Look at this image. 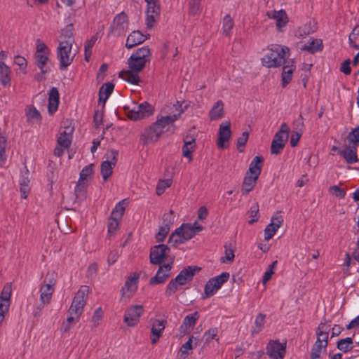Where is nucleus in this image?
<instances>
[{
    "instance_id": "1",
    "label": "nucleus",
    "mask_w": 359,
    "mask_h": 359,
    "mask_svg": "<svg viewBox=\"0 0 359 359\" xmlns=\"http://www.w3.org/2000/svg\"><path fill=\"white\" fill-rule=\"evenodd\" d=\"M178 114L168 115L161 118L146 128L140 136V142L143 144L154 143L158 141L161 135L165 131L172 128L171 133L174 132V122L178 118Z\"/></svg>"
},
{
    "instance_id": "2",
    "label": "nucleus",
    "mask_w": 359,
    "mask_h": 359,
    "mask_svg": "<svg viewBox=\"0 0 359 359\" xmlns=\"http://www.w3.org/2000/svg\"><path fill=\"white\" fill-rule=\"evenodd\" d=\"M290 56V48L281 45H272L269 52L262 59L263 66L267 68H276L287 62Z\"/></svg>"
},
{
    "instance_id": "3",
    "label": "nucleus",
    "mask_w": 359,
    "mask_h": 359,
    "mask_svg": "<svg viewBox=\"0 0 359 359\" xmlns=\"http://www.w3.org/2000/svg\"><path fill=\"white\" fill-rule=\"evenodd\" d=\"M151 58V53L148 46L140 48L134 52L128 60L130 69L141 72Z\"/></svg>"
},
{
    "instance_id": "4",
    "label": "nucleus",
    "mask_w": 359,
    "mask_h": 359,
    "mask_svg": "<svg viewBox=\"0 0 359 359\" xmlns=\"http://www.w3.org/2000/svg\"><path fill=\"white\" fill-rule=\"evenodd\" d=\"M89 292V287L87 285H82L76 295L74 296L72 303L68 310L69 315L76 316V319L79 318V316L83 311L84 306L86 305V299Z\"/></svg>"
},
{
    "instance_id": "5",
    "label": "nucleus",
    "mask_w": 359,
    "mask_h": 359,
    "mask_svg": "<svg viewBox=\"0 0 359 359\" xmlns=\"http://www.w3.org/2000/svg\"><path fill=\"white\" fill-rule=\"evenodd\" d=\"M290 130L285 123H283L280 129L275 134L271 145V153L279 154L285 147L289 137Z\"/></svg>"
},
{
    "instance_id": "6",
    "label": "nucleus",
    "mask_w": 359,
    "mask_h": 359,
    "mask_svg": "<svg viewBox=\"0 0 359 359\" xmlns=\"http://www.w3.org/2000/svg\"><path fill=\"white\" fill-rule=\"evenodd\" d=\"M229 278V273L228 272H223L219 276L210 278L205 285L202 299H205L213 296L222 285L227 282Z\"/></svg>"
},
{
    "instance_id": "7",
    "label": "nucleus",
    "mask_w": 359,
    "mask_h": 359,
    "mask_svg": "<svg viewBox=\"0 0 359 359\" xmlns=\"http://www.w3.org/2000/svg\"><path fill=\"white\" fill-rule=\"evenodd\" d=\"M125 109H128V117L133 121H137L149 117L152 115L154 111V107L147 102L138 105L134 104L131 109H130L129 107H126Z\"/></svg>"
},
{
    "instance_id": "8",
    "label": "nucleus",
    "mask_w": 359,
    "mask_h": 359,
    "mask_svg": "<svg viewBox=\"0 0 359 359\" xmlns=\"http://www.w3.org/2000/svg\"><path fill=\"white\" fill-rule=\"evenodd\" d=\"M147 3L146 25L150 29L158 20L161 13V5L158 0H144Z\"/></svg>"
},
{
    "instance_id": "9",
    "label": "nucleus",
    "mask_w": 359,
    "mask_h": 359,
    "mask_svg": "<svg viewBox=\"0 0 359 359\" xmlns=\"http://www.w3.org/2000/svg\"><path fill=\"white\" fill-rule=\"evenodd\" d=\"M72 44H68L67 42H60L57 49V57L60 61V69L65 70L69 67L72 61L74 56L70 57L72 50Z\"/></svg>"
},
{
    "instance_id": "10",
    "label": "nucleus",
    "mask_w": 359,
    "mask_h": 359,
    "mask_svg": "<svg viewBox=\"0 0 359 359\" xmlns=\"http://www.w3.org/2000/svg\"><path fill=\"white\" fill-rule=\"evenodd\" d=\"M128 28V18L124 12L117 14L110 26L109 34L121 36Z\"/></svg>"
},
{
    "instance_id": "11",
    "label": "nucleus",
    "mask_w": 359,
    "mask_h": 359,
    "mask_svg": "<svg viewBox=\"0 0 359 359\" xmlns=\"http://www.w3.org/2000/svg\"><path fill=\"white\" fill-rule=\"evenodd\" d=\"M170 248L165 244H159L153 246L150 250L149 261L150 263L155 265L163 264L165 258L170 253Z\"/></svg>"
},
{
    "instance_id": "12",
    "label": "nucleus",
    "mask_w": 359,
    "mask_h": 359,
    "mask_svg": "<svg viewBox=\"0 0 359 359\" xmlns=\"http://www.w3.org/2000/svg\"><path fill=\"white\" fill-rule=\"evenodd\" d=\"M173 260L159 266L156 275L149 280L151 285L164 283L170 276Z\"/></svg>"
},
{
    "instance_id": "13",
    "label": "nucleus",
    "mask_w": 359,
    "mask_h": 359,
    "mask_svg": "<svg viewBox=\"0 0 359 359\" xmlns=\"http://www.w3.org/2000/svg\"><path fill=\"white\" fill-rule=\"evenodd\" d=\"M11 285H6L0 295V325L4 320L5 315L8 313L11 304Z\"/></svg>"
},
{
    "instance_id": "14",
    "label": "nucleus",
    "mask_w": 359,
    "mask_h": 359,
    "mask_svg": "<svg viewBox=\"0 0 359 359\" xmlns=\"http://www.w3.org/2000/svg\"><path fill=\"white\" fill-rule=\"evenodd\" d=\"M143 312L144 308L142 305H134L129 307L125 312L124 322L130 327L136 325Z\"/></svg>"
},
{
    "instance_id": "15",
    "label": "nucleus",
    "mask_w": 359,
    "mask_h": 359,
    "mask_svg": "<svg viewBox=\"0 0 359 359\" xmlns=\"http://www.w3.org/2000/svg\"><path fill=\"white\" fill-rule=\"evenodd\" d=\"M266 354L271 359H283L285 354V345L278 340H271L266 346Z\"/></svg>"
},
{
    "instance_id": "16",
    "label": "nucleus",
    "mask_w": 359,
    "mask_h": 359,
    "mask_svg": "<svg viewBox=\"0 0 359 359\" xmlns=\"http://www.w3.org/2000/svg\"><path fill=\"white\" fill-rule=\"evenodd\" d=\"M201 268L197 266H188L184 267L175 277V280L179 281L182 285L192 280L194 276L201 271Z\"/></svg>"
},
{
    "instance_id": "17",
    "label": "nucleus",
    "mask_w": 359,
    "mask_h": 359,
    "mask_svg": "<svg viewBox=\"0 0 359 359\" xmlns=\"http://www.w3.org/2000/svg\"><path fill=\"white\" fill-rule=\"evenodd\" d=\"M231 135V123L230 121H225L219 126L218 139H217V147L220 149L227 147L224 144L225 142H229Z\"/></svg>"
},
{
    "instance_id": "18",
    "label": "nucleus",
    "mask_w": 359,
    "mask_h": 359,
    "mask_svg": "<svg viewBox=\"0 0 359 359\" xmlns=\"http://www.w3.org/2000/svg\"><path fill=\"white\" fill-rule=\"evenodd\" d=\"M269 18L276 20L277 29L280 31L288 22V17L286 12L281 9L280 11H271L267 12Z\"/></svg>"
},
{
    "instance_id": "19",
    "label": "nucleus",
    "mask_w": 359,
    "mask_h": 359,
    "mask_svg": "<svg viewBox=\"0 0 359 359\" xmlns=\"http://www.w3.org/2000/svg\"><path fill=\"white\" fill-rule=\"evenodd\" d=\"M282 72V86L285 88L292 80V74L295 69L293 60H287L286 63L283 64Z\"/></svg>"
},
{
    "instance_id": "20",
    "label": "nucleus",
    "mask_w": 359,
    "mask_h": 359,
    "mask_svg": "<svg viewBox=\"0 0 359 359\" xmlns=\"http://www.w3.org/2000/svg\"><path fill=\"white\" fill-rule=\"evenodd\" d=\"M147 39V36H144L140 31H133L128 36L126 40V46L130 49L135 46H137Z\"/></svg>"
},
{
    "instance_id": "21",
    "label": "nucleus",
    "mask_w": 359,
    "mask_h": 359,
    "mask_svg": "<svg viewBox=\"0 0 359 359\" xmlns=\"http://www.w3.org/2000/svg\"><path fill=\"white\" fill-rule=\"evenodd\" d=\"M338 154L343 157L348 163L352 164L358 161L355 145L353 147L346 146L345 149L339 150Z\"/></svg>"
},
{
    "instance_id": "22",
    "label": "nucleus",
    "mask_w": 359,
    "mask_h": 359,
    "mask_svg": "<svg viewBox=\"0 0 359 359\" xmlns=\"http://www.w3.org/2000/svg\"><path fill=\"white\" fill-rule=\"evenodd\" d=\"M263 162L264 158L262 156H256L250 162L246 174L259 177L262 172Z\"/></svg>"
},
{
    "instance_id": "23",
    "label": "nucleus",
    "mask_w": 359,
    "mask_h": 359,
    "mask_svg": "<svg viewBox=\"0 0 359 359\" xmlns=\"http://www.w3.org/2000/svg\"><path fill=\"white\" fill-rule=\"evenodd\" d=\"M302 51H308L311 54L321 52L323 49V41L320 39H311L308 43L302 45L299 48Z\"/></svg>"
},
{
    "instance_id": "24",
    "label": "nucleus",
    "mask_w": 359,
    "mask_h": 359,
    "mask_svg": "<svg viewBox=\"0 0 359 359\" xmlns=\"http://www.w3.org/2000/svg\"><path fill=\"white\" fill-rule=\"evenodd\" d=\"M48 95V112L53 114L57 111L59 104V92L57 88H51Z\"/></svg>"
},
{
    "instance_id": "25",
    "label": "nucleus",
    "mask_w": 359,
    "mask_h": 359,
    "mask_svg": "<svg viewBox=\"0 0 359 359\" xmlns=\"http://www.w3.org/2000/svg\"><path fill=\"white\" fill-rule=\"evenodd\" d=\"M258 178L259 177H257L256 176L245 174L241 187V192L243 195H248L254 189L257 184Z\"/></svg>"
},
{
    "instance_id": "26",
    "label": "nucleus",
    "mask_w": 359,
    "mask_h": 359,
    "mask_svg": "<svg viewBox=\"0 0 359 359\" xmlns=\"http://www.w3.org/2000/svg\"><path fill=\"white\" fill-rule=\"evenodd\" d=\"M137 71L132 70L131 69L128 70H122L119 72V77L126 81L134 84L138 85L140 82H141V79L138 76Z\"/></svg>"
},
{
    "instance_id": "27",
    "label": "nucleus",
    "mask_w": 359,
    "mask_h": 359,
    "mask_svg": "<svg viewBox=\"0 0 359 359\" xmlns=\"http://www.w3.org/2000/svg\"><path fill=\"white\" fill-rule=\"evenodd\" d=\"M196 147L195 139L187 135L184 138V145L182 147V154L183 156L189 158V161H192L191 154L194 151Z\"/></svg>"
},
{
    "instance_id": "28",
    "label": "nucleus",
    "mask_w": 359,
    "mask_h": 359,
    "mask_svg": "<svg viewBox=\"0 0 359 359\" xmlns=\"http://www.w3.org/2000/svg\"><path fill=\"white\" fill-rule=\"evenodd\" d=\"M49 55L35 54V65L40 69L42 74H47L50 71L48 65L50 62Z\"/></svg>"
},
{
    "instance_id": "29",
    "label": "nucleus",
    "mask_w": 359,
    "mask_h": 359,
    "mask_svg": "<svg viewBox=\"0 0 359 359\" xmlns=\"http://www.w3.org/2000/svg\"><path fill=\"white\" fill-rule=\"evenodd\" d=\"M114 88V85L111 82L104 83L99 89V100L102 102L103 107L105 102L112 93Z\"/></svg>"
},
{
    "instance_id": "30",
    "label": "nucleus",
    "mask_w": 359,
    "mask_h": 359,
    "mask_svg": "<svg viewBox=\"0 0 359 359\" xmlns=\"http://www.w3.org/2000/svg\"><path fill=\"white\" fill-rule=\"evenodd\" d=\"M316 30L315 25L311 22L304 24L294 31V36L297 39L304 38L305 36L313 33Z\"/></svg>"
},
{
    "instance_id": "31",
    "label": "nucleus",
    "mask_w": 359,
    "mask_h": 359,
    "mask_svg": "<svg viewBox=\"0 0 359 359\" xmlns=\"http://www.w3.org/2000/svg\"><path fill=\"white\" fill-rule=\"evenodd\" d=\"M209 116L211 121L218 120L224 116V104L222 100L215 102L209 112Z\"/></svg>"
},
{
    "instance_id": "32",
    "label": "nucleus",
    "mask_w": 359,
    "mask_h": 359,
    "mask_svg": "<svg viewBox=\"0 0 359 359\" xmlns=\"http://www.w3.org/2000/svg\"><path fill=\"white\" fill-rule=\"evenodd\" d=\"M74 25L73 24L67 25L65 28L61 30V40L60 42H67L68 44H73L74 42Z\"/></svg>"
},
{
    "instance_id": "33",
    "label": "nucleus",
    "mask_w": 359,
    "mask_h": 359,
    "mask_svg": "<svg viewBox=\"0 0 359 359\" xmlns=\"http://www.w3.org/2000/svg\"><path fill=\"white\" fill-rule=\"evenodd\" d=\"M138 279L139 275L137 273H134L133 276L128 277L121 290L123 294H125L126 290L130 292H134L136 291L137 288Z\"/></svg>"
},
{
    "instance_id": "34",
    "label": "nucleus",
    "mask_w": 359,
    "mask_h": 359,
    "mask_svg": "<svg viewBox=\"0 0 359 359\" xmlns=\"http://www.w3.org/2000/svg\"><path fill=\"white\" fill-rule=\"evenodd\" d=\"M40 300L41 303L43 305L50 304L53 293L54 292V287L43 285L40 288Z\"/></svg>"
},
{
    "instance_id": "35",
    "label": "nucleus",
    "mask_w": 359,
    "mask_h": 359,
    "mask_svg": "<svg viewBox=\"0 0 359 359\" xmlns=\"http://www.w3.org/2000/svg\"><path fill=\"white\" fill-rule=\"evenodd\" d=\"M74 128H69V131H64L60 133V135L57 138V144L61 147L65 149L68 148L72 142V133L73 132Z\"/></svg>"
},
{
    "instance_id": "36",
    "label": "nucleus",
    "mask_w": 359,
    "mask_h": 359,
    "mask_svg": "<svg viewBox=\"0 0 359 359\" xmlns=\"http://www.w3.org/2000/svg\"><path fill=\"white\" fill-rule=\"evenodd\" d=\"M182 230H183L182 228H177L170 234L168 239V243H170L172 247L177 248L179 245L185 243L182 239L181 234Z\"/></svg>"
},
{
    "instance_id": "37",
    "label": "nucleus",
    "mask_w": 359,
    "mask_h": 359,
    "mask_svg": "<svg viewBox=\"0 0 359 359\" xmlns=\"http://www.w3.org/2000/svg\"><path fill=\"white\" fill-rule=\"evenodd\" d=\"M266 315L259 313L255 318V326L251 329V335L252 337L259 334L265 324Z\"/></svg>"
},
{
    "instance_id": "38",
    "label": "nucleus",
    "mask_w": 359,
    "mask_h": 359,
    "mask_svg": "<svg viewBox=\"0 0 359 359\" xmlns=\"http://www.w3.org/2000/svg\"><path fill=\"white\" fill-rule=\"evenodd\" d=\"M199 318V313L198 311H195L191 315L187 316L183 320L182 325L180 326V330H186L187 327H194L196 323V321Z\"/></svg>"
},
{
    "instance_id": "39",
    "label": "nucleus",
    "mask_w": 359,
    "mask_h": 359,
    "mask_svg": "<svg viewBox=\"0 0 359 359\" xmlns=\"http://www.w3.org/2000/svg\"><path fill=\"white\" fill-rule=\"evenodd\" d=\"M11 71L6 65H0V82L4 86H6L11 83Z\"/></svg>"
},
{
    "instance_id": "40",
    "label": "nucleus",
    "mask_w": 359,
    "mask_h": 359,
    "mask_svg": "<svg viewBox=\"0 0 359 359\" xmlns=\"http://www.w3.org/2000/svg\"><path fill=\"white\" fill-rule=\"evenodd\" d=\"M114 166L115 165H114V164L111 163L109 160L104 161L102 163L100 172L104 181H107L108 178L111 175Z\"/></svg>"
},
{
    "instance_id": "41",
    "label": "nucleus",
    "mask_w": 359,
    "mask_h": 359,
    "mask_svg": "<svg viewBox=\"0 0 359 359\" xmlns=\"http://www.w3.org/2000/svg\"><path fill=\"white\" fill-rule=\"evenodd\" d=\"M348 42L352 48L359 50V25H355L349 34Z\"/></svg>"
},
{
    "instance_id": "42",
    "label": "nucleus",
    "mask_w": 359,
    "mask_h": 359,
    "mask_svg": "<svg viewBox=\"0 0 359 359\" xmlns=\"http://www.w3.org/2000/svg\"><path fill=\"white\" fill-rule=\"evenodd\" d=\"M126 205H127L126 199L118 202L113 209L110 217H115L121 220L126 209Z\"/></svg>"
},
{
    "instance_id": "43",
    "label": "nucleus",
    "mask_w": 359,
    "mask_h": 359,
    "mask_svg": "<svg viewBox=\"0 0 359 359\" xmlns=\"http://www.w3.org/2000/svg\"><path fill=\"white\" fill-rule=\"evenodd\" d=\"M352 344L353 339L351 337H346L337 341V348L344 353H347L353 349Z\"/></svg>"
},
{
    "instance_id": "44",
    "label": "nucleus",
    "mask_w": 359,
    "mask_h": 359,
    "mask_svg": "<svg viewBox=\"0 0 359 359\" xmlns=\"http://www.w3.org/2000/svg\"><path fill=\"white\" fill-rule=\"evenodd\" d=\"M179 228L183 229L181 231V234L184 242L191 239L196 235L194 231L191 228V224H183Z\"/></svg>"
},
{
    "instance_id": "45",
    "label": "nucleus",
    "mask_w": 359,
    "mask_h": 359,
    "mask_svg": "<svg viewBox=\"0 0 359 359\" xmlns=\"http://www.w3.org/2000/svg\"><path fill=\"white\" fill-rule=\"evenodd\" d=\"M182 285L179 283V281L175 280V278L172 279L166 286L165 294L167 297H170L174 294L178 290L179 286H182Z\"/></svg>"
},
{
    "instance_id": "46",
    "label": "nucleus",
    "mask_w": 359,
    "mask_h": 359,
    "mask_svg": "<svg viewBox=\"0 0 359 359\" xmlns=\"http://www.w3.org/2000/svg\"><path fill=\"white\" fill-rule=\"evenodd\" d=\"M166 320H155L152 325L151 330V334H160L162 335L163 331L165 329Z\"/></svg>"
},
{
    "instance_id": "47",
    "label": "nucleus",
    "mask_w": 359,
    "mask_h": 359,
    "mask_svg": "<svg viewBox=\"0 0 359 359\" xmlns=\"http://www.w3.org/2000/svg\"><path fill=\"white\" fill-rule=\"evenodd\" d=\"M27 118L28 121L32 122H40L41 120V116L36 108L32 107L29 109L27 111Z\"/></svg>"
},
{
    "instance_id": "48",
    "label": "nucleus",
    "mask_w": 359,
    "mask_h": 359,
    "mask_svg": "<svg viewBox=\"0 0 359 359\" xmlns=\"http://www.w3.org/2000/svg\"><path fill=\"white\" fill-rule=\"evenodd\" d=\"M234 23L233 20L229 15H226L223 19V32L225 35L228 36L230 33V31L233 27Z\"/></svg>"
},
{
    "instance_id": "49",
    "label": "nucleus",
    "mask_w": 359,
    "mask_h": 359,
    "mask_svg": "<svg viewBox=\"0 0 359 359\" xmlns=\"http://www.w3.org/2000/svg\"><path fill=\"white\" fill-rule=\"evenodd\" d=\"M201 0H189V13L192 15L198 14L201 11Z\"/></svg>"
},
{
    "instance_id": "50",
    "label": "nucleus",
    "mask_w": 359,
    "mask_h": 359,
    "mask_svg": "<svg viewBox=\"0 0 359 359\" xmlns=\"http://www.w3.org/2000/svg\"><path fill=\"white\" fill-rule=\"evenodd\" d=\"M120 219L110 217L108 222V235L111 236L114 234L119 225Z\"/></svg>"
},
{
    "instance_id": "51",
    "label": "nucleus",
    "mask_w": 359,
    "mask_h": 359,
    "mask_svg": "<svg viewBox=\"0 0 359 359\" xmlns=\"http://www.w3.org/2000/svg\"><path fill=\"white\" fill-rule=\"evenodd\" d=\"M93 163L85 166L80 172L79 180L80 181H85L88 177L91 176L93 173Z\"/></svg>"
},
{
    "instance_id": "52",
    "label": "nucleus",
    "mask_w": 359,
    "mask_h": 359,
    "mask_svg": "<svg viewBox=\"0 0 359 359\" xmlns=\"http://www.w3.org/2000/svg\"><path fill=\"white\" fill-rule=\"evenodd\" d=\"M86 191V186L84 181L79 180L78 183L75 187V194L77 198H85Z\"/></svg>"
},
{
    "instance_id": "53",
    "label": "nucleus",
    "mask_w": 359,
    "mask_h": 359,
    "mask_svg": "<svg viewBox=\"0 0 359 359\" xmlns=\"http://www.w3.org/2000/svg\"><path fill=\"white\" fill-rule=\"evenodd\" d=\"M56 276L57 274L55 271H48L43 280V285L54 287L56 283Z\"/></svg>"
},
{
    "instance_id": "54",
    "label": "nucleus",
    "mask_w": 359,
    "mask_h": 359,
    "mask_svg": "<svg viewBox=\"0 0 359 359\" xmlns=\"http://www.w3.org/2000/svg\"><path fill=\"white\" fill-rule=\"evenodd\" d=\"M175 220V215L172 210H170L169 212L165 213L163 215V226L169 227L170 229Z\"/></svg>"
},
{
    "instance_id": "55",
    "label": "nucleus",
    "mask_w": 359,
    "mask_h": 359,
    "mask_svg": "<svg viewBox=\"0 0 359 359\" xmlns=\"http://www.w3.org/2000/svg\"><path fill=\"white\" fill-rule=\"evenodd\" d=\"M171 183V180L169 179L160 180L156 187V194L158 196L161 195L166 188L170 187Z\"/></svg>"
},
{
    "instance_id": "56",
    "label": "nucleus",
    "mask_w": 359,
    "mask_h": 359,
    "mask_svg": "<svg viewBox=\"0 0 359 359\" xmlns=\"http://www.w3.org/2000/svg\"><path fill=\"white\" fill-rule=\"evenodd\" d=\"M170 229H169V227H166L163 225L161 226L159 228L158 232L156 234V236H155L157 242H158V243L163 242L164 241V239L165 238L166 236L168 235V233H169Z\"/></svg>"
},
{
    "instance_id": "57",
    "label": "nucleus",
    "mask_w": 359,
    "mask_h": 359,
    "mask_svg": "<svg viewBox=\"0 0 359 359\" xmlns=\"http://www.w3.org/2000/svg\"><path fill=\"white\" fill-rule=\"evenodd\" d=\"M347 138L350 142L353 143L355 146L359 143V126L349 133Z\"/></svg>"
},
{
    "instance_id": "58",
    "label": "nucleus",
    "mask_w": 359,
    "mask_h": 359,
    "mask_svg": "<svg viewBox=\"0 0 359 359\" xmlns=\"http://www.w3.org/2000/svg\"><path fill=\"white\" fill-rule=\"evenodd\" d=\"M278 229L275 227L272 224L267 225L264 229V239L266 241L270 240L274 236Z\"/></svg>"
},
{
    "instance_id": "59",
    "label": "nucleus",
    "mask_w": 359,
    "mask_h": 359,
    "mask_svg": "<svg viewBox=\"0 0 359 359\" xmlns=\"http://www.w3.org/2000/svg\"><path fill=\"white\" fill-rule=\"evenodd\" d=\"M35 54H50L49 48L40 39L36 40V52Z\"/></svg>"
},
{
    "instance_id": "60",
    "label": "nucleus",
    "mask_w": 359,
    "mask_h": 359,
    "mask_svg": "<svg viewBox=\"0 0 359 359\" xmlns=\"http://www.w3.org/2000/svg\"><path fill=\"white\" fill-rule=\"evenodd\" d=\"M330 191L339 198H344L346 196V191L337 185L330 187Z\"/></svg>"
},
{
    "instance_id": "61",
    "label": "nucleus",
    "mask_w": 359,
    "mask_h": 359,
    "mask_svg": "<svg viewBox=\"0 0 359 359\" xmlns=\"http://www.w3.org/2000/svg\"><path fill=\"white\" fill-rule=\"evenodd\" d=\"M249 137V133L248 132H243L241 136L239 137L237 140V147L240 152H242L243 149H241V147H245L246 142L248 141Z\"/></svg>"
},
{
    "instance_id": "62",
    "label": "nucleus",
    "mask_w": 359,
    "mask_h": 359,
    "mask_svg": "<svg viewBox=\"0 0 359 359\" xmlns=\"http://www.w3.org/2000/svg\"><path fill=\"white\" fill-rule=\"evenodd\" d=\"M258 214H259V205L257 203H256L255 205H252L250 208V217H252V219L249 221L250 224H252L255 222H257L258 220V219H259Z\"/></svg>"
},
{
    "instance_id": "63",
    "label": "nucleus",
    "mask_w": 359,
    "mask_h": 359,
    "mask_svg": "<svg viewBox=\"0 0 359 359\" xmlns=\"http://www.w3.org/2000/svg\"><path fill=\"white\" fill-rule=\"evenodd\" d=\"M225 257H221L220 260L222 262H231L234 259V252L231 249H228L227 246L225 245Z\"/></svg>"
},
{
    "instance_id": "64",
    "label": "nucleus",
    "mask_w": 359,
    "mask_h": 359,
    "mask_svg": "<svg viewBox=\"0 0 359 359\" xmlns=\"http://www.w3.org/2000/svg\"><path fill=\"white\" fill-rule=\"evenodd\" d=\"M283 222V219L282 215L280 213L277 212L276 215H273L271 218V222L270 224H273L275 227L279 229L280 226L282 225Z\"/></svg>"
}]
</instances>
